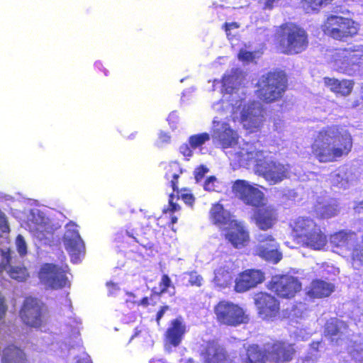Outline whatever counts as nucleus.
<instances>
[{
  "mask_svg": "<svg viewBox=\"0 0 363 363\" xmlns=\"http://www.w3.org/2000/svg\"><path fill=\"white\" fill-rule=\"evenodd\" d=\"M170 141V136L164 132H161L159 135L157 143L158 145H162L164 143H168Z\"/></svg>",
  "mask_w": 363,
  "mask_h": 363,
  "instance_id": "nucleus-52",
  "label": "nucleus"
},
{
  "mask_svg": "<svg viewBox=\"0 0 363 363\" xmlns=\"http://www.w3.org/2000/svg\"><path fill=\"white\" fill-rule=\"evenodd\" d=\"M269 288L280 297L291 298L301 289V284L291 276H277L272 279Z\"/></svg>",
  "mask_w": 363,
  "mask_h": 363,
  "instance_id": "nucleus-13",
  "label": "nucleus"
},
{
  "mask_svg": "<svg viewBox=\"0 0 363 363\" xmlns=\"http://www.w3.org/2000/svg\"><path fill=\"white\" fill-rule=\"evenodd\" d=\"M233 152L238 162L242 164L252 162L256 165L259 162H262V158H267L265 155L267 152L258 150L250 143H244L242 147L235 149Z\"/></svg>",
  "mask_w": 363,
  "mask_h": 363,
  "instance_id": "nucleus-19",
  "label": "nucleus"
},
{
  "mask_svg": "<svg viewBox=\"0 0 363 363\" xmlns=\"http://www.w3.org/2000/svg\"><path fill=\"white\" fill-rule=\"evenodd\" d=\"M66 231L64 235V245L69 253L74 262H77L82 255L84 253V244L82 240L77 225L70 223L66 225Z\"/></svg>",
  "mask_w": 363,
  "mask_h": 363,
  "instance_id": "nucleus-11",
  "label": "nucleus"
},
{
  "mask_svg": "<svg viewBox=\"0 0 363 363\" xmlns=\"http://www.w3.org/2000/svg\"><path fill=\"white\" fill-rule=\"evenodd\" d=\"M208 169L205 165H200L195 169L194 172V179L197 183L200 182L206 174L208 172Z\"/></svg>",
  "mask_w": 363,
  "mask_h": 363,
  "instance_id": "nucleus-42",
  "label": "nucleus"
},
{
  "mask_svg": "<svg viewBox=\"0 0 363 363\" xmlns=\"http://www.w3.org/2000/svg\"><path fill=\"white\" fill-rule=\"evenodd\" d=\"M267 158L256 164L255 172L270 184H276L289 177V166L271 160L269 154L265 153Z\"/></svg>",
  "mask_w": 363,
  "mask_h": 363,
  "instance_id": "nucleus-7",
  "label": "nucleus"
},
{
  "mask_svg": "<svg viewBox=\"0 0 363 363\" xmlns=\"http://www.w3.org/2000/svg\"><path fill=\"white\" fill-rule=\"evenodd\" d=\"M264 279V274L258 269H248L241 273L236 279L235 290L237 292H245L257 284L262 283Z\"/></svg>",
  "mask_w": 363,
  "mask_h": 363,
  "instance_id": "nucleus-18",
  "label": "nucleus"
},
{
  "mask_svg": "<svg viewBox=\"0 0 363 363\" xmlns=\"http://www.w3.org/2000/svg\"><path fill=\"white\" fill-rule=\"evenodd\" d=\"M140 304L146 306L148 304V299L147 298H144L142 299Z\"/></svg>",
  "mask_w": 363,
  "mask_h": 363,
  "instance_id": "nucleus-60",
  "label": "nucleus"
},
{
  "mask_svg": "<svg viewBox=\"0 0 363 363\" xmlns=\"http://www.w3.org/2000/svg\"><path fill=\"white\" fill-rule=\"evenodd\" d=\"M232 267L233 263L230 259L220 263L214 271L213 282L215 284L220 287H225L228 285L232 279Z\"/></svg>",
  "mask_w": 363,
  "mask_h": 363,
  "instance_id": "nucleus-27",
  "label": "nucleus"
},
{
  "mask_svg": "<svg viewBox=\"0 0 363 363\" xmlns=\"http://www.w3.org/2000/svg\"><path fill=\"white\" fill-rule=\"evenodd\" d=\"M323 82L332 92L342 96H349L354 88V81L352 79H343L339 80L335 78L325 77Z\"/></svg>",
  "mask_w": 363,
  "mask_h": 363,
  "instance_id": "nucleus-24",
  "label": "nucleus"
},
{
  "mask_svg": "<svg viewBox=\"0 0 363 363\" xmlns=\"http://www.w3.org/2000/svg\"><path fill=\"white\" fill-rule=\"evenodd\" d=\"M107 286L108 287V292L110 294H113L115 291H117L119 290V287L117 286V284L112 283V282H108L106 284Z\"/></svg>",
  "mask_w": 363,
  "mask_h": 363,
  "instance_id": "nucleus-55",
  "label": "nucleus"
},
{
  "mask_svg": "<svg viewBox=\"0 0 363 363\" xmlns=\"http://www.w3.org/2000/svg\"><path fill=\"white\" fill-rule=\"evenodd\" d=\"M16 245L18 253L21 255H24L27 253V245L23 236L19 235L16 240Z\"/></svg>",
  "mask_w": 363,
  "mask_h": 363,
  "instance_id": "nucleus-45",
  "label": "nucleus"
},
{
  "mask_svg": "<svg viewBox=\"0 0 363 363\" xmlns=\"http://www.w3.org/2000/svg\"><path fill=\"white\" fill-rule=\"evenodd\" d=\"M321 342H313L310 345L307 354L305 355L303 363H315L320 357L319 348Z\"/></svg>",
  "mask_w": 363,
  "mask_h": 363,
  "instance_id": "nucleus-37",
  "label": "nucleus"
},
{
  "mask_svg": "<svg viewBox=\"0 0 363 363\" xmlns=\"http://www.w3.org/2000/svg\"><path fill=\"white\" fill-rule=\"evenodd\" d=\"M177 218H176V217H173V218H172V223H176V222H177Z\"/></svg>",
  "mask_w": 363,
  "mask_h": 363,
  "instance_id": "nucleus-63",
  "label": "nucleus"
},
{
  "mask_svg": "<svg viewBox=\"0 0 363 363\" xmlns=\"http://www.w3.org/2000/svg\"><path fill=\"white\" fill-rule=\"evenodd\" d=\"M0 257L1 262L0 264V272L6 271L11 278L22 281L27 277L26 268L21 267H15L11 264V252L8 250L4 252L0 251Z\"/></svg>",
  "mask_w": 363,
  "mask_h": 363,
  "instance_id": "nucleus-22",
  "label": "nucleus"
},
{
  "mask_svg": "<svg viewBox=\"0 0 363 363\" xmlns=\"http://www.w3.org/2000/svg\"><path fill=\"white\" fill-rule=\"evenodd\" d=\"M296 333L297 334V335L301 336L302 339H304V338H305V337H304L303 335H301V334H299V333H298V330H297V331H296Z\"/></svg>",
  "mask_w": 363,
  "mask_h": 363,
  "instance_id": "nucleus-62",
  "label": "nucleus"
},
{
  "mask_svg": "<svg viewBox=\"0 0 363 363\" xmlns=\"http://www.w3.org/2000/svg\"><path fill=\"white\" fill-rule=\"evenodd\" d=\"M178 197H181L184 203L189 206H191L194 201V196L189 193H182Z\"/></svg>",
  "mask_w": 363,
  "mask_h": 363,
  "instance_id": "nucleus-49",
  "label": "nucleus"
},
{
  "mask_svg": "<svg viewBox=\"0 0 363 363\" xmlns=\"http://www.w3.org/2000/svg\"><path fill=\"white\" fill-rule=\"evenodd\" d=\"M328 62L334 70L354 76L363 66V45H351L335 49L331 51Z\"/></svg>",
  "mask_w": 363,
  "mask_h": 363,
  "instance_id": "nucleus-3",
  "label": "nucleus"
},
{
  "mask_svg": "<svg viewBox=\"0 0 363 363\" xmlns=\"http://www.w3.org/2000/svg\"><path fill=\"white\" fill-rule=\"evenodd\" d=\"M352 147L350 133L342 126L331 125L318 132L312 144L311 152L318 162L328 163L347 155Z\"/></svg>",
  "mask_w": 363,
  "mask_h": 363,
  "instance_id": "nucleus-2",
  "label": "nucleus"
},
{
  "mask_svg": "<svg viewBox=\"0 0 363 363\" xmlns=\"http://www.w3.org/2000/svg\"><path fill=\"white\" fill-rule=\"evenodd\" d=\"M252 187V186L245 180H237L233 184V191L236 196L242 200L245 203H253L257 200H252L247 196V194L250 191Z\"/></svg>",
  "mask_w": 363,
  "mask_h": 363,
  "instance_id": "nucleus-36",
  "label": "nucleus"
},
{
  "mask_svg": "<svg viewBox=\"0 0 363 363\" xmlns=\"http://www.w3.org/2000/svg\"><path fill=\"white\" fill-rule=\"evenodd\" d=\"M216 178L215 177H209L203 183V189L206 191H211L216 189Z\"/></svg>",
  "mask_w": 363,
  "mask_h": 363,
  "instance_id": "nucleus-46",
  "label": "nucleus"
},
{
  "mask_svg": "<svg viewBox=\"0 0 363 363\" xmlns=\"http://www.w3.org/2000/svg\"><path fill=\"white\" fill-rule=\"evenodd\" d=\"M214 312L217 320L226 325L238 326L249 320L248 315L241 307L229 301L219 302L215 306Z\"/></svg>",
  "mask_w": 363,
  "mask_h": 363,
  "instance_id": "nucleus-8",
  "label": "nucleus"
},
{
  "mask_svg": "<svg viewBox=\"0 0 363 363\" xmlns=\"http://www.w3.org/2000/svg\"><path fill=\"white\" fill-rule=\"evenodd\" d=\"M302 246L313 250H323L328 243L326 235L318 227L298 242Z\"/></svg>",
  "mask_w": 363,
  "mask_h": 363,
  "instance_id": "nucleus-26",
  "label": "nucleus"
},
{
  "mask_svg": "<svg viewBox=\"0 0 363 363\" xmlns=\"http://www.w3.org/2000/svg\"><path fill=\"white\" fill-rule=\"evenodd\" d=\"M330 180L333 185L346 189L352 183L354 176L347 168L342 167L330 174Z\"/></svg>",
  "mask_w": 363,
  "mask_h": 363,
  "instance_id": "nucleus-29",
  "label": "nucleus"
},
{
  "mask_svg": "<svg viewBox=\"0 0 363 363\" xmlns=\"http://www.w3.org/2000/svg\"><path fill=\"white\" fill-rule=\"evenodd\" d=\"M240 84L241 79L237 71L225 74L222 81L223 99L214 104L213 108L217 111L230 113L233 120L240 119L244 128L250 133L257 132L265 120L264 110L259 101L245 103V91Z\"/></svg>",
  "mask_w": 363,
  "mask_h": 363,
  "instance_id": "nucleus-1",
  "label": "nucleus"
},
{
  "mask_svg": "<svg viewBox=\"0 0 363 363\" xmlns=\"http://www.w3.org/2000/svg\"><path fill=\"white\" fill-rule=\"evenodd\" d=\"M9 231V225L5 218L4 213L0 211V235Z\"/></svg>",
  "mask_w": 363,
  "mask_h": 363,
  "instance_id": "nucleus-47",
  "label": "nucleus"
},
{
  "mask_svg": "<svg viewBox=\"0 0 363 363\" xmlns=\"http://www.w3.org/2000/svg\"><path fill=\"white\" fill-rule=\"evenodd\" d=\"M76 363H91L89 356L84 354L83 357H80Z\"/></svg>",
  "mask_w": 363,
  "mask_h": 363,
  "instance_id": "nucleus-58",
  "label": "nucleus"
},
{
  "mask_svg": "<svg viewBox=\"0 0 363 363\" xmlns=\"http://www.w3.org/2000/svg\"><path fill=\"white\" fill-rule=\"evenodd\" d=\"M323 30L325 35L335 40L347 41L358 33L359 25L352 18L330 15L325 21Z\"/></svg>",
  "mask_w": 363,
  "mask_h": 363,
  "instance_id": "nucleus-6",
  "label": "nucleus"
},
{
  "mask_svg": "<svg viewBox=\"0 0 363 363\" xmlns=\"http://www.w3.org/2000/svg\"><path fill=\"white\" fill-rule=\"evenodd\" d=\"M23 321L33 328L40 327L45 322L43 303L37 298H27L21 311Z\"/></svg>",
  "mask_w": 363,
  "mask_h": 363,
  "instance_id": "nucleus-9",
  "label": "nucleus"
},
{
  "mask_svg": "<svg viewBox=\"0 0 363 363\" xmlns=\"http://www.w3.org/2000/svg\"><path fill=\"white\" fill-rule=\"evenodd\" d=\"M334 289L332 284L324 281H313L309 288L308 294L313 298H323L328 296Z\"/></svg>",
  "mask_w": 363,
  "mask_h": 363,
  "instance_id": "nucleus-31",
  "label": "nucleus"
},
{
  "mask_svg": "<svg viewBox=\"0 0 363 363\" xmlns=\"http://www.w3.org/2000/svg\"><path fill=\"white\" fill-rule=\"evenodd\" d=\"M280 46L283 52L289 55L298 54L308 47L306 31L294 23H285L280 27Z\"/></svg>",
  "mask_w": 363,
  "mask_h": 363,
  "instance_id": "nucleus-5",
  "label": "nucleus"
},
{
  "mask_svg": "<svg viewBox=\"0 0 363 363\" xmlns=\"http://www.w3.org/2000/svg\"><path fill=\"white\" fill-rule=\"evenodd\" d=\"M30 230L33 233L34 235L40 240L44 241L47 244V240H50L51 233L45 230V227L42 223H33V225L30 226Z\"/></svg>",
  "mask_w": 363,
  "mask_h": 363,
  "instance_id": "nucleus-39",
  "label": "nucleus"
},
{
  "mask_svg": "<svg viewBox=\"0 0 363 363\" xmlns=\"http://www.w3.org/2000/svg\"><path fill=\"white\" fill-rule=\"evenodd\" d=\"M171 280L167 275H163L161 281V292L164 293L167 291V288L170 286Z\"/></svg>",
  "mask_w": 363,
  "mask_h": 363,
  "instance_id": "nucleus-51",
  "label": "nucleus"
},
{
  "mask_svg": "<svg viewBox=\"0 0 363 363\" xmlns=\"http://www.w3.org/2000/svg\"><path fill=\"white\" fill-rule=\"evenodd\" d=\"M316 214L322 218H330L338 214L339 204L335 200H330L323 204L315 206Z\"/></svg>",
  "mask_w": 363,
  "mask_h": 363,
  "instance_id": "nucleus-33",
  "label": "nucleus"
},
{
  "mask_svg": "<svg viewBox=\"0 0 363 363\" xmlns=\"http://www.w3.org/2000/svg\"><path fill=\"white\" fill-rule=\"evenodd\" d=\"M169 309L168 306H163L157 314V322L159 323L160 320L162 318L164 313Z\"/></svg>",
  "mask_w": 363,
  "mask_h": 363,
  "instance_id": "nucleus-57",
  "label": "nucleus"
},
{
  "mask_svg": "<svg viewBox=\"0 0 363 363\" xmlns=\"http://www.w3.org/2000/svg\"><path fill=\"white\" fill-rule=\"evenodd\" d=\"M5 313V307L4 305L3 299L0 297V320L3 318Z\"/></svg>",
  "mask_w": 363,
  "mask_h": 363,
  "instance_id": "nucleus-59",
  "label": "nucleus"
},
{
  "mask_svg": "<svg viewBox=\"0 0 363 363\" xmlns=\"http://www.w3.org/2000/svg\"><path fill=\"white\" fill-rule=\"evenodd\" d=\"M277 212L272 206H262L254 213L253 219L256 225L261 230H268L277 221Z\"/></svg>",
  "mask_w": 363,
  "mask_h": 363,
  "instance_id": "nucleus-20",
  "label": "nucleus"
},
{
  "mask_svg": "<svg viewBox=\"0 0 363 363\" xmlns=\"http://www.w3.org/2000/svg\"><path fill=\"white\" fill-rule=\"evenodd\" d=\"M202 355L203 363H231L225 347L218 341L208 342Z\"/></svg>",
  "mask_w": 363,
  "mask_h": 363,
  "instance_id": "nucleus-17",
  "label": "nucleus"
},
{
  "mask_svg": "<svg viewBox=\"0 0 363 363\" xmlns=\"http://www.w3.org/2000/svg\"><path fill=\"white\" fill-rule=\"evenodd\" d=\"M279 0H259L260 4H263V8L271 9L273 8L274 3L278 2Z\"/></svg>",
  "mask_w": 363,
  "mask_h": 363,
  "instance_id": "nucleus-53",
  "label": "nucleus"
},
{
  "mask_svg": "<svg viewBox=\"0 0 363 363\" xmlns=\"http://www.w3.org/2000/svg\"><path fill=\"white\" fill-rule=\"evenodd\" d=\"M255 303L262 319L269 320L277 315L279 311L277 299L266 293H259L255 296Z\"/></svg>",
  "mask_w": 363,
  "mask_h": 363,
  "instance_id": "nucleus-15",
  "label": "nucleus"
},
{
  "mask_svg": "<svg viewBox=\"0 0 363 363\" xmlns=\"http://www.w3.org/2000/svg\"><path fill=\"white\" fill-rule=\"evenodd\" d=\"M242 363H265L264 354L258 345L248 346L245 354H241Z\"/></svg>",
  "mask_w": 363,
  "mask_h": 363,
  "instance_id": "nucleus-34",
  "label": "nucleus"
},
{
  "mask_svg": "<svg viewBox=\"0 0 363 363\" xmlns=\"http://www.w3.org/2000/svg\"><path fill=\"white\" fill-rule=\"evenodd\" d=\"M318 227L313 219L308 217H299L294 223V231L296 233L299 242Z\"/></svg>",
  "mask_w": 363,
  "mask_h": 363,
  "instance_id": "nucleus-28",
  "label": "nucleus"
},
{
  "mask_svg": "<svg viewBox=\"0 0 363 363\" xmlns=\"http://www.w3.org/2000/svg\"><path fill=\"white\" fill-rule=\"evenodd\" d=\"M225 234L226 240L235 248H241L249 242V233L244 225L238 220L230 223V227Z\"/></svg>",
  "mask_w": 363,
  "mask_h": 363,
  "instance_id": "nucleus-16",
  "label": "nucleus"
},
{
  "mask_svg": "<svg viewBox=\"0 0 363 363\" xmlns=\"http://www.w3.org/2000/svg\"><path fill=\"white\" fill-rule=\"evenodd\" d=\"M287 80L283 72H269L262 74L257 83V97L264 103L279 100L286 89Z\"/></svg>",
  "mask_w": 363,
  "mask_h": 363,
  "instance_id": "nucleus-4",
  "label": "nucleus"
},
{
  "mask_svg": "<svg viewBox=\"0 0 363 363\" xmlns=\"http://www.w3.org/2000/svg\"><path fill=\"white\" fill-rule=\"evenodd\" d=\"M225 32L227 33L228 35H230V30H233V29H237L239 28V25L237 23H226L225 24Z\"/></svg>",
  "mask_w": 363,
  "mask_h": 363,
  "instance_id": "nucleus-54",
  "label": "nucleus"
},
{
  "mask_svg": "<svg viewBox=\"0 0 363 363\" xmlns=\"http://www.w3.org/2000/svg\"><path fill=\"white\" fill-rule=\"evenodd\" d=\"M362 208L363 209V201L359 203V206L356 207V209L359 213L361 212Z\"/></svg>",
  "mask_w": 363,
  "mask_h": 363,
  "instance_id": "nucleus-61",
  "label": "nucleus"
},
{
  "mask_svg": "<svg viewBox=\"0 0 363 363\" xmlns=\"http://www.w3.org/2000/svg\"><path fill=\"white\" fill-rule=\"evenodd\" d=\"M169 167L172 171L175 170L174 173L172 174L171 177H172V180L171 181L172 186L174 191L176 189V180L179 176V174L182 172V171L179 169V164L177 162H172L169 164Z\"/></svg>",
  "mask_w": 363,
  "mask_h": 363,
  "instance_id": "nucleus-41",
  "label": "nucleus"
},
{
  "mask_svg": "<svg viewBox=\"0 0 363 363\" xmlns=\"http://www.w3.org/2000/svg\"><path fill=\"white\" fill-rule=\"evenodd\" d=\"M324 333L332 342L338 344V340L347 333V325L338 318H330L325 323Z\"/></svg>",
  "mask_w": 363,
  "mask_h": 363,
  "instance_id": "nucleus-25",
  "label": "nucleus"
},
{
  "mask_svg": "<svg viewBox=\"0 0 363 363\" xmlns=\"http://www.w3.org/2000/svg\"><path fill=\"white\" fill-rule=\"evenodd\" d=\"M3 363H26L23 352L14 345H10L3 351Z\"/></svg>",
  "mask_w": 363,
  "mask_h": 363,
  "instance_id": "nucleus-35",
  "label": "nucleus"
},
{
  "mask_svg": "<svg viewBox=\"0 0 363 363\" xmlns=\"http://www.w3.org/2000/svg\"><path fill=\"white\" fill-rule=\"evenodd\" d=\"M174 195L171 194L169 196V206H171V211H175L179 209V206L176 203L174 202Z\"/></svg>",
  "mask_w": 363,
  "mask_h": 363,
  "instance_id": "nucleus-56",
  "label": "nucleus"
},
{
  "mask_svg": "<svg viewBox=\"0 0 363 363\" xmlns=\"http://www.w3.org/2000/svg\"><path fill=\"white\" fill-rule=\"evenodd\" d=\"M247 196L251 199H256L255 203H247L248 205L254 206H259L264 204V194L259 191L257 188L252 186L250 189V191L247 194Z\"/></svg>",
  "mask_w": 363,
  "mask_h": 363,
  "instance_id": "nucleus-40",
  "label": "nucleus"
},
{
  "mask_svg": "<svg viewBox=\"0 0 363 363\" xmlns=\"http://www.w3.org/2000/svg\"><path fill=\"white\" fill-rule=\"evenodd\" d=\"M211 218L215 224L220 226L228 225V227H230V221L235 220L232 218L230 213L228 211L224 210L223 206L219 203L214 205L211 208Z\"/></svg>",
  "mask_w": 363,
  "mask_h": 363,
  "instance_id": "nucleus-32",
  "label": "nucleus"
},
{
  "mask_svg": "<svg viewBox=\"0 0 363 363\" xmlns=\"http://www.w3.org/2000/svg\"><path fill=\"white\" fill-rule=\"evenodd\" d=\"M268 359L276 363H284L292 359L294 349L291 345L276 342L267 349Z\"/></svg>",
  "mask_w": 363,
  "mask_h": 363,
  "instance_id": "nucleus-21",
  "label": "nucleus"
},
{
  "mask_svg": "<svg viewBox=\"0 0 363 363\" xmlns=\"http://www.w3.org/2000/svg\"><path fill=\"white\" fill-rule=\"evenodd\" d=\"M39 278L45 286L53 289L65 286L68 281L65 271L51 264H46L41 268Z\"/></svg>",
  "mask_w": 363,
  "mask_h": 363,
  "instance_id": "nucleus-12",
  "label": "nucleus"
},
{
  "mask_svg": "<svg viewBox=\"0 0 363 363\" xmlns=\"http://www.w3.org/2000/svg\"><path fill=\"white\" fill-rule=\"evenodd\" d=\"M150 363H157L155 361H151Z\"/></svg>",
  "mask_w": 363,
  "mask_h": 363,
  "instance_id": "nucleus-64",
  "label": "nucleus"
},
{
  "mask_svg": "<svg viewBox=\"0 0 363 363\" xmlns=\"http://www.w3.org/2000/svg\"><path fill=\"white\" fill-rule=\"evenodd\" d=\"M211 136L207 133L195 134L189 137V144L192 149L201 147L206 142L209 141Z\"/></svg>",
  "mask_w": 363,
  "mask_h": 363,
  "instance_id": "nucleus-38",
  "label": "nucleus"
},
{
  "mask_svg": "<svg viewBox=\"0 0 363 363\" xmlns=\"http://www.w3.org/2000/svg\"><path fill=\"white\" fill-rule=\"evenodd\" d=\"M186 325L182 318L172 320L165 333L167 342L174 347L178 346L186 333Z\"/></svg>",
  "mask_w": 363,
  "mask_h": 363,
  "instance_id": "nucleus-23",
  "label": "nucleus"
},
{
  "mask_svg": "<svg viewBox=\"0 0 363 363\" xmlns=\"http://www.w3.org/2000/svg\"><path fill=\"white\" fill-rule=\"evenodd\" d=\"M190 145L187 144H183L179 147L180 152L186 157H190L192 156L193 152Z\"/></svg>",
  "mask_w": 363,
  "mask_h": 363,
  "instance_id": "nucleus-48",
  "label": "nucleus"
},
{
  "mask_svg": "<svg viewBox=\"0 0 363 363\" xmlns=\"http://www.w3.org/2000/svg\"><path fill=\"white\" fill-rule=\"evenodd\" d=\"M356 241V235L353 233L340 231L331 235L330 237V243L336 247L350 250Z\"/></svg>",
  "mask_w": 363,
  "mask_h": 363,
  "instance_id": "nucleus-30",
  "label": "nucleus"
},
{
  "mask_svg": "<svg viewBox=\"0 0 363 363\" xmlns=\"http://www.w3.org/2000/svg\"><path fill=\"white\" fill-rule=\"evenodd\" d=\"M212 138L223 148L233 147L238 142V134L230 125L215 117L212 123Z\"/></svg>",
  "mask_w": 363,
  "mask_h": 363,
  "instance_id": "nucleus-10",
  "label": "nucleus"
},
{
  "mask_svg": "<svg viewBox=\"0 0 363 363\" xmlns=\"http://www.w3.org/2000/svg\"><path fill=\"white\" fill-rule=\"evenodd\" d=\"M352 355L356 359L363 361V345L356 346V348L352 352Z\"/></svg>",
  "mask_w": 363,
  "mask_h": 363,
  "instance_id": "nucleus-50",
  "label": "nucleus"
},
{
  "mask_svg": "<svg viewBox=\"0 0 363 363\" xmlns=\"http://www.w3.org/2000/svg\"><path fill=\"white\" fill-rule=\"evenodd\" d=\"M255 57V53L241 49L238 53V59L242 62H252Z\"/></svg>",
  "mask_w": 363,
  "mask_h": 363,
  "instance_id": "nucleus-43",
  "label": "nucleus"
},
{
  "mask_svg": "<svg viewBox=\"0 0 363 363\" xmlns=\"http://www.w3.org/2000/svg\"><path fill=\"white\" fill-rule=\"evenodd\" d=\"M189 282L191 286H201L203 282V277L195 272L188 273Z\"/></svg>",
  "mask_w": 363,
  "mask_h": 363,
  "instance_id": "nucleus-44",
  "label": "nucleus"
},
{
  "mask_svg": "<svg viewBox=\"0 0 363 363\" xmlns=\"http://www.w3.org/2000/svg\"><path fill=\"white\" fill-rule=\"evenodd\" d=\"M259 242L257 254L263 259L277 263L281 259V254L278 251V244L271 235L260 233L257 236Z\"/></svg>",
  "mask_w": 363,
  "mask_h": 363,
  "instance_id": "nucleus-14",
  "label": "nucleus"
}]
</instances>
